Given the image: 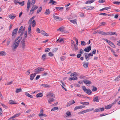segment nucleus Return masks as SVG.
<instances>
[{
  "instance_id": "nucleus-9",
  "label": "nucleus",
  "mask_w": 120,
  "mask_h": 120,
  "mask_svg": "<svg viewBox=\"0 0 120 120\" xmlns=\"http://www.w3.org/2000/svg\"><path fill=\"white\" fill-rule=\"evenodd\" d=\"M94 7L91 6H89L87 7H86L82 8L83 9H85L87 10H91L93 9L94 8Z\"/></svg>"
},
{
  "instance_id": "nucleus-41",
  "label": "nucleus",
  "mask_w": 120,
  "mask_h": 120,
  "mask_svg": "<svg viewBox=\"0 0 120 120\" xmlns=\"http://www.w3.org/2000/svg\"><path fill=\"white\" fill-rule=\"evenodd\" d=\"M58 109V107H54L51 110V111H54Z\"/></svg>"
},
{
  "instance_id": "nucleus-47",
  "label": "nucleus",
  "mask_w": 120,
  "mask_h": 120,
  "mask_svg": "<svg viewBox=\"0 0 120 120\" xmlns=\"http://www.w3.org/2000/svg\"><path fill=\"white\" fill-rule=\"evenodd\" d=\"M50 50V49L49 48H46L45 51V52H48Z\"/></svg>"
},
{
  "instance_id": "nucleus-53",
  "label": "nucleus",
  "mask_w": 120,
  "mask_h": 120,
  "mask_svg": "<svg viewBox=\"0 0 120 120\" xmlns=\"http://www.w3.org/2000/svg\"><path fill=\"white\" fill-rule=\"evenodd\" d=\"M12 83V81H11V82H8L7 83H5V85H11Z\"/></svg>"
},
{
  "instance_id": "nucleus-58",
  "label": "nucleus",
  "mask_w": 120,
  "mask_h": 120,
  "mask_svg": "<svg viewBox=\"0 0 120 120\" xmlns=\"http://www.w3.org/2000/svg\"><path fill=\"white\" fill-rule=\"evenodd\" d=\"M64 8L63 7H56L55 8L56 9H58L59 10L62 9H63Z\"/></svg>"
},
{
  "instance_id": "nucleus-50",
  "label": "nucleus",
  "mask_w": 120,
  "mask_h": 120,
  "mask_svg": "<svg viewBox=\"0 0 120 120\" xmlns=\"http://www.w3.org/2000/svg\"><path fill=\"white\" fill-rule=\"evenodd\" d=\"M41 34L44 36H49L48 34L47 33H46V32H45L43 34Z\"/></svg>"
},
{
  "instance_id": "nucleus-35",
  "label": "nucleus",
  "mask_w": 120,
  "mask_h": 120,
  "mask_svg": "<svg viewBox=\"0 0 120 120\" xmlns=\"http://www.w3.org/2000/svg\"><path fill=\"white\" fill-rule=\"evenodd\" d=\"M42 7H40L38 9V10L37 11V14H38L42 10Z\"/></svg>"
},
{
  "instance_id": "nucleus-18",
  "label": "nucleus",
  "mask_w": 120,
  "mask_h": 120,
  "mask_svg": "<svg viewBox=\"0 0 120 120\" xmlns=\"http://www.w3.org/2000/svg\"><path fill=\"white\" fill-rule=\"evenodd\" d=\"M78 79V78L76 76L71 77L69 78V80H75Z\"/></svg>"
},
{
  "instance_id": "nucleus-6",
  "label": "nucleus",
  "mask_w": 120,
  "mask_h": 120,
  "mask_svg": "<svg viewBox=\"0 0 120 120\" xmlns=\"http://www.w3.org/2000/svg\"><path fill=\"white\" fill-rule=\"evenodd\" d=\"M53 17L55 20L58 21H61L63 20V19L59 17L58 16H56L54 15H53Z\"/></svg>"
},
{
  "instance_id": "nucleus-37",
  "label": "nucleus",
  "mask_w": 120,
  "mask_h": 120,
  "mask_svg": "<svg viewBox=\"0 0 120 120\" xmlns=\"http://www.w3.org/2000/svg\"><path fill=\"white\" fill-rule=\"evenodd\" d=\"M109 9V7H105L104 8H102L100 10V11H102L103 10H107L108 9Z\"/></svg>"
},
{
  "instance_id": "nucleus-59",
  "label": "nucleus",
  "mask_w": 120,
  "mask_h": 120,
  "mask_svg": "<svg viewBox=\"0 0 120 120\" xmlns=\"http://www.w3.org/2000/svg\"><path fill=\"white\" fill-rule=\"evenodd\" d=\"M48 55L50 56H52L53 55V54H52V52H49L48 53Z\"/></svg>"
},
{
  "instance_id": "nucleus-51",
  "label": "nucleus",
  "mask_w": 120,
  "mask_h": 120,
  "mask_svg": "<svg viewBox=\"0 0 120 120\" xmlns=\"http://www.w3.org/2000/svg\"><path fill=\"white\" fill-rule=\"evenodd\" d=\"M66 114L67 116H69L71 115V113L70 112L68 111L67 112Z\"/></svg>"
},
{
  "instance_id": "nucleus-20",
  "label": "nucleus",
  "mask_w": 120,
  "mask_h": 120,
  "mask_svg": "<svg viewBox=\"0 0 120 120\" xmlns=\"http://www.w3.org/2000/svg\"><path fill=\"white\" fill-rule=\"evenodd\" d=\"M52 3V5H53L56 4L57 3L53 0H50V2H49V3Z\"/></svg>"
},
{
  "instance_id": "nucleus-34",
  "label": "nucleus",
  "mask_w": 120,
  "mask_h": 120,
  "mask_svg": "<svg viewBox=\"0 0 120 120\" xmlns=\"http://www.w3.org/2000/svg\"><path fill=\"white\" fill-rule=\"evenodd\" d=\"M70 21L72 23H73L74 24L76 23L77 24V22H76V20L75 19L73 20H70Z\"/></svg>"
},
{
  "instance_id": "nucleus-56",
  "label": "nucleus",
  "mask_w": 120,
  "mask_h": 120,
  "mask_svg": "<svg viewBox=\"0 0 120 120\" xmlns=\"http://www.w3.org/2000/svg\"><path fill=\"white\" fill-rule=\"evenodd\" d=\"M57 50H58V48H55L54 49L52 50V52H56L57 51Z\"/></svg>"
},
{
  "instance_id": "nucleus-17",
  "label": "nucleus",
  "mask_w": 120,
  "mask_h": 120,
  "mask_svg": "<svg viewBox=\"0 0 120 120\" xmlns=\"http://www.w3.org/2000/svg\"><path fill=\"white\" fill-rule=\"evenodd\" d=\"M112 106V104H110L107 106H105V108L107 109H109Z\"/></svg>"
},
{
  "instance_id": "nucleus-32",
  "label": "nucleus",
  "mask_w": 120,
  "mask_h": 120,
  "mask_svg": "<svg viewBox=\"0 0 120 120\" xmlns=\"http://www.w3.org/2000/svg\"><path fill=\"white\" fill-rule=\"evenodd\" d=\"M14 101L12 100H10L9 102V103L11 104H16V103Z\"/></svg>"
},
{
  "instance_id": "nucleus-21",
  "label": "nucleus",
  "mask_w": 120,
  "mask_h": 120,
  "mask_svg": "<svg viewBox=\"0 0 120 120\" xmlns=\"http://www.w3.org/2000/svg\"><path fill=\"white\" fill-rule=\"evenodd\" d=\"M94 1V0H92L90 1L88 0L86 2L85 4H89L93 3Z\"/></svg>"
},
{
  "instance_id": "nucleus-49",
  "label": "nucleus",
  "mask_w": 120,
  "mask_h": 120,
  "mask_svg": "<svg viewBox=\"0 0 120 120\" xmlns=\"http://www.w3.org/2000/svg\"><path fill=\"white\" fill-rule=\"evenodd\" d=\"M81 44L82 45H86V43L85 42L83 41H81Z\"/></svg>"
},
{
  "instance_id": "nucleus-63",
  "label": "nucleus",
  "mask_w": 120,
  "mask_h": 120,
  "mask_svg": "<svg viewBox=\"0 0 120 120\" xmlns=\"http://www.w3.org/2000/svg\"><path fill=\"white\" fill-rule=\"evenodd\" d=\"M30 0H28L27 4V5H30Z\"/></svg>"
},
{
  "instance_id": "nucleus-39",
  "label": "nucleus",
  "mask_w": 120,
  "mask_h": 120,
  "mask_svg": "<svg viewBox=\"0 0 120 120\" xmlns=\"http://www.w3.org/2000/svg\"><path fill=\"white\" fill-rule=\"evenodd\" d=\"M81 109L80 106H77L75 107L74 108V110H77V109Z\"/></svg>"
},
{
  "instance_id": "nucleus-33",
  "label": "nucleus",
  "mask_w": 120,
  "mask_h": 120,
  "mask_svg": "<svg viewBox=\"0 0 120 120\" xmlns=\"http://www.w3.org/2000/svg\"><path fill=\"white\" fill-rule=\"evenodd\" d=\"M16 17V16H12L11 15H10L9 16V18L12 19H14Z\"/></svg>"
},
{
  "instance_id": "nucleus-25",
  "label": "nucleus",
  "mask_w": 120,
  "mask_h": 120,
  "mask_svg": "<svg viewBox=\"0 0 120 120\" xmlns=\"http://www.w3.org/2000/svg\"><path fill=\"white\" fill-rule=\"evenodd\" d=\"M77 73L75 72H74L71 73L70 75V76L75 77L77 76Z\"/></svg>"
},
{
  "instance_id": "nucleus-13",
  "label": "nucleus",
  "mask_w": 120,
  "mask_h": 120,
  "mask_svg": "<svg viewBox=\"0 0 120 120\" xmlns=\"http://www.w3.org/2000/svg\"><path fill=\"white\" fill-rule=\"evenodd\" d=\"M36 75V73L31 74L30 76V79L31 80H33Z\"/></svg>"
},
{
  "instance_id": "nucleus-38",
  "label": "nucleus",
  "mask_w": 120,
  "mask_h": 120,
  "mask_svg": "<svg viewBox=\"0 0 120 120\" xmlns=\"http://www.w3.org/2000/svg\"><path fill=\"white\" fill-rule=\"evenodd\" d=\"M97 88L96 87H95L94 86H93V89H92V91H97Z\"/></svg>"
},
{
  "instance_id": "nucleus-36",
  "label": "nucleus",
  "mask_w": 120,
  "mask_h": 120,
  "mask_svg": "<svg viewBox=\"0 0 120 120\" xmlns=\"http://www.w3.org/2000/svg\"><path fill=\"white\" fill-rule=\"evenodd\" d=\"M35 16H34L32 17L29 20V21L28 23H30L31 22L32 20L33 19H34V18L35 17Z\"/></svg>"
},
{
  "instance_id": "nucleus-12",
  "label": "nucleus",
  "mask_w": 120,
  "mask_h": 120,
  "mask_svg": "<svg viewBox=\"0 0 120 120\" xmlns=\"http://www.w3.org/2000/svg\"><path fill=\"white\" fill-rule=\"evenodd\" d=\"M93 100L94 102H99V100L98 99V97L96 96L94 97L93 98Z\"/></svg>"
},
{
  "instance_id": "nucleus-11",
  "label": "nucleus",
  "mask_w": 120,
  "mask_h": 120,
  "mask_svg": "<svg viewBox=\"0 0 120 120\" xmlns=\"http://www.w3.org/2000/svg\"><path fill=\"white\" fill-rule=\"evenodd\" d=\"M84 67L85 68H87L88 66L89 63L88 62H84L83 64Z\"/></svg>"
},
{
  "instance_id": "nucleus-16",
  "label": "nucleus",
  "mask_w": 120,
  "mask_h": 120,
  "mask_svg": "<svg viewBox=\"0 0 120 120\" xmlns=\"http://www.w3.org/2000/svg\"><path fill=\"white\" fill-rule=\"evenodd\" d=\"M85 92L89 95L91 94L92 93L91 91L89 89H87V90H86Z\"/></svg>"
},
{
  "instance_id": "nucleus-60",
  "label": "nucleus",
  "mask_w": 120,
  "mask_h": 120,
  "mask_svg": "<svg viewBox=\"0 0 120 120\" xmlns=\"http://www.w3.org/2000/svg\"><path fill=\"white\" fill-rule=\"evenodd\" d=\"M36 31L38 33H40L41 31L38 28H37L36 29Z\"/></svg>"
},
{
  "instance_id": "nucleus-46",
  "label": "nucleus",
  "mask_w": 120,
  "mask_h": 120,
  "mask_svg": "<svg viewBox=\"0 0 120 120\" xmlns=\"http://www.w3.org/2000/svg\"><path fill=\"white\" fill-rule=\"evenodd\" d=\"M113 3L116 4H120V2L118 1H114L113 2Z\"/></svg>"
},
{
  "instance_id": "nucleus-40",
  "label": "nucleus",
  "mask_w": 120,
  "mask_h": 120,
  "mask_svg": "<svg viewBox=\"0 0 120 120\" xmlns=\"http://www.w3.org/2000/svg\"><path fill=\"white\" fill-rule=\"evenodd\" d=\"M23 28V26H21L20 27L19 29V30L18 31V33H20L22 30Z\"/></svg>"
},
{
  "instance_id": "nucleus-54",
  "label": "nucleus",
  "mask_w": 120,
  "mask_h": 120,
  "mask_svg": "<svg viewBox=\"0 0 120 120\" xmlns=\"http://www.w3.org/2000/svg\"><path fill=\"white\" fill-rule=\"evenodd\" d=\"M99 3H101L105 2V0H99L98 1Z\"/></svg>"
},
{
  "instance_id": "nucleus-27",
  "label": "nucleus",
  "mask_w": 120,
  "mask_h": 120,
  "mask_svg": "<svg viewBox=\"0 0 120 120\" xmlns=\"http://www.w3.org/2000/svg\"><path fill=\"white\" fill-rule=\"evenodd\" d=\"M50 13V11L49 9H46L45 14L46 15H48Z\"/></svg>"
},
{
  "instance_id": "nucleus-1",
  "label": "nucleus",
  "mask_w": 120,
  "mask_h": 120,
  "mask_svg": "<svg viewBox=\"0 0 120 120\" xmlns=\"http://www.w3.org/2000/svg\"><path fill=\"white\" fill-rule=\"evenodd\" d=\"M44 68L41 67H39L35 69V71L36 74L38 73L39 72H41L42 71H44Z\"/></svg>"
},
{
  "instance_id": "nucleus-62",
  "label": "nucleus",
  "mask_w": 120,
  "mask_h": 120,
  "mask_svg": "<svg viewBox=\"0 0 120 120\" xmlns=\"http://www.w3.org/2000/svg\"><path fill=\"white\" fill-rule=\"evenodd\" d=\"M79 53L81 54L83 53V50L81 49L80 51L79 52Z\"/></svg>"
},
{
  "instance_id": "nucleus-48",
  "label": "nucleus",
  "mask_w": 120,
  "mask_h": 120,
  "mask_svg": "<svg viewBox=\"0 0 120 120\" xmlns=\"http://www.w3.org/2000/svg\"><path fill=\"white\" fill-rule=\"evenodd\" d=\"M63 27H60V28H59L57 30V31H62V30L63 29Z\"/></svg>"
},
{
  "instance_id": "nucleus-10",
  "label": "nucleus",
  "mask_w": 120,
  "mask_h": 120,
  "mask_svg": "<svg viewBox=\"0 0 120 120\" xmlns=\"http://www.w3.org/2000/svg\"><path fill=\"white\" fill-rule=\"evenodd\" d=\"M104 110V108L103 107L95 109V110H94V112H100V111H103Z\"/></svg>"
},
{
  "instance_id": "nucleus-24",
  "label": "nucleus",
  "mask_w": 120,
  "mask_h": 120,
  "mask_svg": "<svg viewBox=\"0 0 120 120\" xmlns=\"http://www.w3.org/2000/svg\"><path fill=\"white\" fill-rule=\"evenodd\" d=\"M32 25L33 27H34L36 25V22L34 20H33L31 22Z\"/></svg>"
},
{
  "instance_id": "nucleus-64",
  "label": "nucleus",
  "mask_w": 120,
  "mask_h": 120,
  "mask_svg": "<svg viewBox=\"0 0 120 120\" xmlns=\"http://www.w3.org/2000/svg\"><path fill=\"white\" fill-rule=\"evenodd\" d=\"M11 42V40L10 39V38L9 39V41H7V45H8Z\"/></svg>"
},
{
  "instance_id": "nucleus-14",
  "label": "nucleus",
  "mask_w": 120,
  "mask_h": 120,
  "mask_svg": "<svg viewBox=\"0 0 120 120\" xmlns=\"http://www.w3.org/2000/svg\"><path fill=\"white\" fill-rule=\"evenodd\" d=\"M54 98H49V99L48 100V102L50 104H51V102H53L55 101V100L54 99Z\"/></svg>"
},
{
  "instance_id": "nucleus-7",
  "label": "nucleus",
  "mask_w": 120,
  "mask_h": 120,
  "mask_svg": "<svg viewBox=\"0 0 120 120\" xmlns=\"http://www.w3.org/2000/svg\"><path fill=\"white\" fill-rule=\"evenodd\" d=\"M83 81L84 82V83L86 85L91 84L92 83L91 82L86 79L83 80Z\"/></svg>"
},
{
  "instance_id": "nucleus-30",
  "label": "nucleus",
  "mask_w": 120,
  "mask_h": 120,
  "mask_svg": "<svg viewBox=\"0 0 120 120\" xmlns=\"http://www.w3.org/2000/svg\"><path fill=\"white\" fill-rule=\"evenodd\" d=\"M22 91V89L21 88H19V89H18L17 88L16 89L15 92L17 93L19 92H21Z\"/></svg>"
},
{
  "instance_id": "nucleus-2",
  "label": "nucleus",
  "mask_w": 120,
  "mask_h": 120,
  "mask_svg": "<svg viewBox=\"0 0 120 120\" xmlns=\"http://www.w3.org/2000/svg\"><path fill=\"white\" fill-rule=\"evenodd\" d=\"M21 39V38L19 39L16 42L15 44L14 43V45H15V46L13 49H15L17 48L19 45Z\"/></svg>"
},
{
  "instance_id": "nucleus-3",
  "label": "nucleus",
  "mask_w": 120,
  "mask_h": 120,
  "mask_svg": "<svg viewBox=\"0 0 120 120\" xmlns=\"http://www.w3.org/2000/svg\"><path fill=\"white\" fill-rule=\"evenodd\" d=\"M48 98H54L55 95L52 92H49L46 96Z\"/></svg>"
},
{
  "instance_id": "nucleus-29",
  "label": "nucleus",
  "mask_w": 120,
  "mask_h": 120,
  "mask_svg": "<svg viewBox=\"0 0 120 120\" xmlns=\"http://www.w3.org/2000/svg\"><path fill=\"white\" fill-rule=\"evenodd\" d=\"M6 54L4 51H2L0 52V56H4Z\"/></svg>"
},
{
  "instance_id": "nucleus-52",
  "label": "nucleus",
  "mask_w": 120,
  "mask_h": 120,
  "mask_svg": "<svg viewBox=\"0 0 120 120\" xmlns=\"http://www.w3.org/2000/svg\"><path fill=\"white\" fill-rule=\"evenodd\" d=\"M20 37L18 36L17 38H16L15 39V41L14 42V44H15V43L16 42V41H17V40H18V39L20 38Z\"/></svg>"
},
{
  "instance_id": "nucleus-8",
  "label": "nucleus",
  "mask_w": 120,
  "mask_h": 120,
  "mask_svg": "<svg viewBox=\"0 0 120 120\" xmlns=\"http://www.w3.org/2000/svg\"><path fill=\"white\" fill-rule=\"evenodd\" d=\"M91 47L90 46H89L86 48L84 49V51L87 52H89L91 49Z\"/></svg>"
},
{
  "instance_id": "nucleus-4",
  "label": "nucleus",
  "mask_w": 120,
  "mask_h": 120,
  "mask_svg": "<svg viewBox=\"0 0 120 120\" xmlns=\"http://www.w3.org/2000/svg\"><path fill=\"white\" fill-rule=\"evenodd\" d=\"M18 28H16L13 30L12 33V36L13 38H14L16 35V33L18 30Z\"/></svg>"
},
{
  "instance_id": "nucleus-42",
  "label": "nucleus",
  "mask_w": 120,
  "mask_h": 120,
  "mask_svg": "<svg viewBox=\"0 0 120 120\" xmlns=\"http://www.w3.org/2000/svg\"><path fill=\"white\" fill-rule=\"evenodd\" d=\"M87 53H85L84 54L85 59L87 61L88 58V56H87Z\"/></svg>"
},
{
  "instance_id": "nucleus-28",
  "label": "nucleus",
  "mask_w": 120,
  "mask_h": 120,
  "mask_svg": "<svg viewBox=\"0 0 120 120\" xmlns=\"http://www.w3.org/2000/svg\"><path fill=\"white\" fill-rule=\"evenodd\" d=\"M46 54H43L41 57V58L43 60H44L45 59V57L46 56Z\"/></svg>"
},
{
  "instance_id": "nucleus-5",
  "label": "nucleus",
  "mask_w": 120,
  "mask_h": 120,
  "mask_svg": "<svg viewBox=\"0 0 120 120\" xmlns=\"http://www.w3.org/2000/svg\"><path fill=\"white\" fill-rule=\"evenodd\" d=\"M38 8V7L36 6V5H34L33 6V7L30 10V13L29 15H30V14H32L34 13V11L36 9Z\"/></svg>"
},
{
  "instance_id": "nucleus-15",
  "label": "nucleus",
  "mask_w": 120,
  "mask_h": 120,
  "mask_svg": "<svg viewBox=\"0 0 120 120\" xmlns=\"http://www.w3.org/2000/svg\"><path fill=\"white\" fill-rule=\"evenodd\" d=\"M71 48L72 49H73L74 46L76 45L75 44L73 41L72 40L71 41Z\"/></svg>"
},
{
  "instance_id": "nucleus-26",
  "label": "nucleus",
  "mask_w": 120,
  "mask_h": 120,
  "mask_svg": "<svg viewBox=\"0 0 120 120\" xmlns=\"http://www.w3.org/2000/svg\"><path fill=\"white\" fill-rule=\"evenodd\" d=\"M41 86H42L45 87L46 88H49L50 87V86L47 84H42L41 85Z\"/></svg>"
},
{
  "instance_id": "nucleus-22",
  "label": "nucleus",
  "mask_w": 120,
  "mask_h": 120,
  "mask_svg": "<svg viewBox=\"0 0 120 120\" xmlns=\"http://www.w3.org/2000/svg\"><path fill=\"white\" fill-rule=\"evenodd\" d=\"M43 96V95L42 93H39L36 96L37 98L41 97Z\"/></svg>"
},
{
  "instance_id": "nucleus-31",
  "label": "nucleus",
  "mask_w": 120,
  "mask_h": 120,
  "mask_svg": "<svg viewBox=\"0 0 120 120\" xmlns=\"http://www.w3.org/2000/svg\"><path fill=\"white\" fill-rule=\"evenodd\" d=\"M74 47L73 49H72L74 51H75L78 49V47L76 45L74 46Z\"/></svg>"
},
{
  "instance_id": "nucleus-43",
  "label": "nucleus",
  "mask_w": 120,
  "mask_h": 120,
  "mask_svg": "<svg viewBox=\"0 0 120 120\" xmlns=\"http://www.w3.org/2000/svg\"><path fill=\"white\" fill-rule=\"evenodd\" d=\"M24 1H23L21 2H19V4L20 5L23 6L24 5Z\"/></svg>"
},
{
  "instance_id": "nucleus-19",
  "label": "nucleus",
  "mask_w": 120,
  "mask_h": 120,
  "mask_svg": "<svg viewBox=\"0 0 120 120\" xmlns=\"http://www.w3.org/2000/svg\"><path fill=\"white\" fill-rule=\"evenodd\" d=\"M21 42L22 43L21 44V45L22 46V48L23 49V50H24L25 48V42H24V41L23 42Z\"/></svg>"
},
{
  "instance_id": "nucleus-61",
  "label": "nucleus",
  "mask_w": 120,
  "mask_h": 120,
  "mask_svg": "<svg viewBox=\"0 0 120 120\" xmlns=\"http://www.w3.org/2000/svg\"><path fill=\"white\" fill-rule=\"evenodd\" d=\"M31 24L29 25L28 27V30H29V31H31Z\"/></svg>"
},
{
  "instance_id": "nucleus-44",
  "label": "nucleus",
  "mask_w": 120,
  "mask_h": 120,
  "mask_svg": "<svg viewBox=\"0 0 120 120\" xmlns=\"http://www.w3.org/2000/svg\"><path fill=\"white\" fill-rule=\"evenodd\" d=\"M60 59L62 61H63L66 58V57L65 56H62L60 57Z\"/></svg>"
},
{
  "instance_id": "nucleus-57",
  "label": "nucleus",
  "mask_w": 120,
  "mask_h": 120,
  "mask_svg": "<svg viewBox=\"0 0 120 120\" xmlns=\"http://www.w3.org/2000/svg\"><path fill=\"white\" fill-rule=\"evenodd\" d=\"M82 88L83 90L85 92L86 91V90H87V89L84 86H83L82 87Z\"/></svg>"
},
{
  "instance_id": "nucleus-23",
  "label": "nucleus",
  "mask_w": 120,
  "mask_h": 120,
  "mask_svg": "<svg viewBox=\"0 0 120 120\" xmlns=\"http://www.w3.org/2000/svg\"><path fill=\"white\" fill-rule=\"evenodd\" d=\"M25 95L27 96V97H30L31 98H33V97L32 95L30 94L29 93H28L27 92H26L25 93Z\"/></svg>"
},
{
  "instance_id": "nucleus-55",
  "label": "nucleus",
  "mask_w": 120,
  "mask_h": 120,
  "mask_svg": "<svg viewBox=\"0 0 120 120\" xmlns=\"http://www.w3.org/2000/svg\"><path fill=\"white\" fill-rule=\"evenodd\" d=\"M115 80L116 81L120 80V76H118L115 79Z\"/></svg>"
},
{
  "instance_id": "nucleus-45",
  "label": "nucleus",
  "mask_w": 120,
  "mask_h": 120,
  "mask_svg": "<svg viewBox=\"0 0 120 120\" xmlns=\"http://www.w3.org/2000/svg\"><path fill=\"white\" fill-rule=\"evenodd\" d=\"M71 104H72V103H71V101H70L68 102V103H67V106H68L71 105Z\"/></svg>"
}]
</instances>
